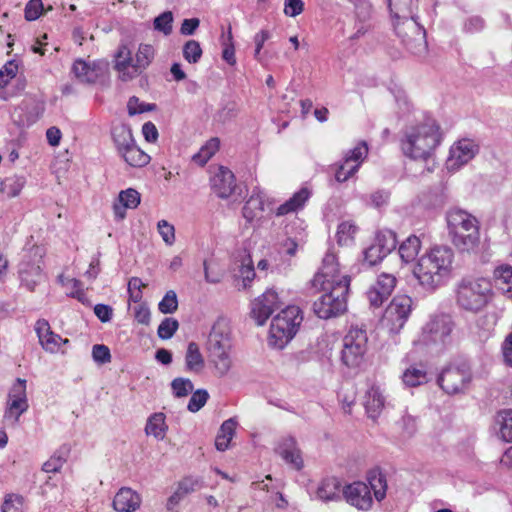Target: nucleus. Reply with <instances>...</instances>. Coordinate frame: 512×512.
Returning a JSON list of instances; mask_svg holds the SVG:
<instances>
[{
    "mask_svg": "<svg viewBox=\"0 0 512 512\" xmlns=\"http://www.w3.org/2000/svg\"><path fill=\"white\" fill-rule=\"evenodd\" d=\"M222 58L229 65L234 66L236 64L235 46L233 42L232 28L229 26L227 34H222Z\"/></svg>",
    "mask_w": 512,
    "mask_h": 512,
    "instance_id": "45",
    "label": "nucleus"
},
{
    "mask_svg": "<svg viewBox=\"0 0 512 512\" xmlns=\"http://www.w3.org/2000/svg\"><path fill=\"white\" fill-rule=\"evenodd\" d=\"M44 251L38 246H33L24 252L19 263L18 274L21 284L27 290L33 292L43 278L41 265L43 264Z\"/></svg>",
    "mask_w": 512,
    "mask_h": 512,
    "instance_id": "11",
    "label": "nucleus"
},
{
    "mask_svg": "<svg viewBox=\"0 0 512 512\" xmlns=\"http://www.w3.org/2000/svg\"><path fill=\"white\" fill-rule=\"evenodd\" d=\"M219 148L220 139L212 137L193 155L192 160L197 165L203 167L216 154Z\"/></svg>",
    "mask_w": 512,
    "mask_h": 512,
    "instance_id": "38",
    "label": "nucleus"
},
{
    "mask_svg": "<svg viewBox=\"0 0 512 512\" xmlns=\"http://www.w3.org/2000/svg\"><path fill=\"white\" fill-rule=\"evenodd\" d=\"M147 285L139 277H132L128 281L129 300L139 303L143 298L142 289Z\"/></svg>",
    "mask_w": 512,
    "mask_h": 512,
    "instance_id": "51",
    "label": "nucleus"
},
{
    "mask_svg": "<svg viewBox=\"0 0 512 512\" xmlns=\"http://www.w3.org/2000/svg\"><path fill=\"white\" fill-rule=\"evenodd\" d=\"M453 326L454 323L449 316H434L422 328V341L424 343L445 342L450 336Z\"/></svg>",
    "mask_w": 512,
    "mask_h": 512,
    "instance_id": "14",
    "label": "nucleus"
},
{
    "mask_svg": "<svg viewBox=\"0 0 512 512\" xmlns=\"http://www.w3.org/2000/svg\"><path fill=\"white\" fill-rule=\"evenodd\" d=\"M186 370L189 372L198 373L204 367V359L200 352L199 346L195 342H190L185 354Z\"/></svg>",
    "mask_w": 512,
    "mask_h": 512,
    "instance_id": "37",
    "label": "nucleus"
},
{
    "mask_svg": "<svg viewBox=\"0 0 512 512\" xmlns=\"http://www.w3.org/2000/svg\"><path fill=\"white\" fill-rule=\"evenodd\" d=\"M158 232L161 235L163 241L167 245H173L175 242V228L172 224L166 220H160L157 224Z\"/></svg>",
    "mask_w": 512,
    "mask_h": 512,
    "instance_id": "58",
    "label": "nucleus"
},
{
    "mask_svg": "<svg viewBox=\"0 0 512 512\" xmlns=\"http://www.w3.org/2000/svg\"><path fill=\"white\" fill-rule=\"evenodd\" d=\"M171 388L175 397L182 398L193 390V384L189 379L179 377L172 381Z\"/></svg>",
    "mask_w": 512,
    "mask_h": 512,
    "instance_id": "52",
    "label": "nucleus"
},
{
    "mask_svg": "<svg viewBox=\"0 0 512 512\" xmlns=\"http://www.w3.org/2000/svg\"><path fill=\"white\" fill-rule=\"evenodd\" d=\"M209 398V394L206 390L204 389H199V390H196L190 400H189V403H188V410L190 412H198L207 402Z\"/></svg>",
    "mask_w": 512,
    "mask_h": 512,
    "instance_id": "54",
    "label": "nucleus"
},
{
    "mask_svg": "<svg viewBox=\"0 0 512 512\" xmlns=\"http://www.w3.org/2000/svg\"><path fill=\"white\" fill-rule=\"evenodd\" d=\"M69 452L67 446H62L43 464L42 470L46 473L59 472L66 463Z\"/></svg>",
    "mask_w": 512,
    "mask_h": 512,
    "instance_id": "40",
    "label": "nucleus"
},
{
    "mask_svg": "<svg viewBox=\"0 0 512 512\" xmlns=\"http://www.w3.org/2000/svg\"><path fill=\"white\" fill-rule=\"evenodd\" d=\"M471 366L463 361L446 366L438 377V384L449 395L465 392L472 381Z\"/></svg>",
    "mask_w": 512,
    "mask_h": 512,
    "instance_id": "8",
    "label": "nucleus"
},
{
    "mask_svg": "<svg viewBox=\"0 0 512 512\" xmlns=\"http://www.w3.org/2000/svg\"><path fill=\"white\" fill-rule=\"evenodd\" d=\"M367 480L369 482L370 491L373 490L377 501H382L386 496L387 482L385 475L380 470H371L368 473Z\"/></svg>",
    "mask_w": 512,
    "mask_h": 512,
    "instance_id": "39",
    "label": "nucleus"
},
{
    "mask_svg": "<svg viewBox=\"0 0 512 512\" xmlns=\"http://www.w3.org/2000/svg\"><path fill=\"white\" fill-rule=\"evenodd\" d=\"M173 16L170 11L163 12L157 16L154 20V28L165 35H169L172 32Z\"/></svg>",
    "mask_w": 512,
    "mask_h": 512,
    "instance_id": "57",
    "label": "nucleus"
},
{
    "mask_svg": "<svg viewBox=\"0 0 512 512\" xmlns=\"http://www.w3.org/2000/svg\"><path fill=\"white\" fill-rule=\"evenodd\" d=\"M28 407L26 380L17 378L8 394L7 406L4 412L5 420L17 424L20 416L28 410Z\"/></svg>",
    "mask_w": 512,
    "mask_h": 512,
    "instance_id": "12",
    "label": "nucleus"
},
{
    "mask_svg": "<svg viewBox=\"0 0 512 512\" xmlns=\"http://www.w3.org/2000/svg\"><path fill=\"white\" fill-rule=\"evenodd\" d=\"M397 239L393 232L377 238V242L364 251V262L374 266L396 248Z\"/></svg>",
    "mask_w": 512,
    "mask_h": 512,
    "instance_id": "18",
    "label": "nucleus"
},
{
    "mask_svg": "<svg viewBox=\"0 0 512 512\" xmlns=\"http://www.w3.org/2000/svg\"><path fill=\"white\" fill-rule=\"evenodd\" d=\"M342 484L340 480L334 476L322 479L317 487L316 495L325 502L337 501L341 499Z\"/></svg>",
    "mask_w": 512,
    "mask_h": 512,
    "instance_id": "27",
    "label": "nucleus"
},
{
    "mask_svg": "<svg viewBox=\"0 0 512 512\" xmlns=\"http://www.w3.org/2000/svg\"><path fill=\"white\" fill-rule=\"evenodd\" d=\"M154 107L155 105L144 104L140 102L139 98H137L136 96L131 97L127 103L129 115H136L147 111H151L154 109Z\"/></svg>",
    "mask_w": 512,
    "mask_h": 512,
    "instance_id": "59",
    "label": "nucleus"
},
{
    "mask_svg": "<svg viewBox=\"0 0 512 512\" xmlns=\"http://www.w3.org/2000/svg\"><path fill=\"white\" fill-rule=\"evenodd\" d=\"M448 235L452 244L462 252L475 251L480 243V222L466 210L450 209L446 214Z\"/></svg>",
    "mask_w": 512,
    "mask_h": 512,
    "instance_id": "4",
    "label": "nucleus"
},
{
    "mask_svg": "<svg viewBox=\"0 0 512 512\" xmlns=\"http://www.w3.org/2000/svg\"><path fill=\"white\" fill-rule=\"evenodd\" d=\"M351 279L340 273L334 255H326L322 265L310 281L311 295L321 294L313 303L314 313L321 319H330L347 310Z\"/></svg>",
    "mask_w": 512,
    "mask_h": 512,
    "instance_id": "1",
    "label": "nucleus"
},
{
    "mask_svg": "<svg viewBox=\"0 0 512 512\" xmlns=\"http://www.w3.org/2000/svg\"><path fill=\"white\" fill-rule=\"evenodd\" d=\"M440 125L434 119H426L408 127L400 139L402 153L413 160H427L433 156L442 141Z\"/></svg>",
    "mask_w": 512,
    "mask_h": 512,
    "instance_id": "2",
    "label": "nucleus"
},
{
    "mask_svg": "<svg viewBox=\"0 0 512 512\" xmlns=\"http://www.w3.org/2000/svg\"><path fill=\"white\" fill-rule=\"evenodd\" d=\"M421 249V240L415 235H410L404 240L398 249V253L405 263H410L416 259Z\"/></svg>",
    "mask_w": 512,
    "mask_h": 512,
    "instance_id": "35",
    "label": "nucleus"
},
{
    "mask_svg": "<svg viewBox=\"0 0 512 512\" xmlns=\"http://www.w3.org/2000/svg\"><path fill=\"white\" fill-rule=\"evenodd\" d=\"M303 321V312L296 305H288L273 319L270 325V344L282 349L296 335Z\"/></svg>",
    "mask_w": 512,
    "mask_h": 512,
    "instance_id": "7",
    "label": "nucleus"
},
{
    "mask_svg": "<svg viewBox=\"0 0 512 512\" xmlns=\"http://www.w3.org/2000/svg\"><path fill=\"white\" fill-rule=\"evenodd\" d=\"M368 336L365 329L351 327L343 338L341 361L347 367H358L367 352Z\"/></svg>",
    "mask_w": 512,
    "mask_h": 512,
    "instance_id": "9",
    "label": "nucleus"
},
{
    "mask_svg": "<svg viewBox=\"0 0 512 512\" xmlns=\"http://www.w3.org/2000/svg\"><path fill=\"white\" fill-rule=\"evenodd\" d=\"M358 227L350 222L344 221L338 225L336 238L340 246H348L353 243Z\"/></svg>",
    "mask_w": 512,
    "mask_h": 512,
    "instance_id": "42",
    "label": "nucleus"
},
{
    "mask_svg": "<svg viewBox=\"0 0 512 512\" xmlns=\"http://www.w3.org/2000/svg\"><path fill=\"white\" fill-rule=\"evenodd\" d=\"M135 320L139 324L148 325L150 323L151 313L147 305L139 304L134 309Z\"/></svg>",
    "mask_w": 512,
    "mask_h": 512,
    "instance_id": "62",
    "label": "nucleus"
},
{
    "mask_svg": "<svg viewBox=\"0 0 512 512\" xmlns=\"http://www.w3.org/2000/svg\"><path fill=\"white\" fill-rule=\"evenodd\" d=\"M134 58L131 50L126 45L119 46L115 55L114 68L119 73V77L123 81H129L135 78L133 74Z\"/></svg>",
    "mask_w": 512,
    "mask_h": 512,
    "instance_id": "25",
    "label": "nucleus"
},
{
    "mask_svg": "<svg viewBox=\"0 0 512 512\" xmlns=\"http://www.w3.org/2000/svg\"><path fill=\"white\" fill-rule=\"evenodd\" d=\"M396 283L397 279L393 274L381 273L367 291L370 305L375 308L382 306L394 291Z\"/></svg>",
    "mask_w": 512,
    "mask_h": 512,
    "instance_id": "16",
    "label": "nucleus"
},
{
    "mask_svg": "<svg viewBox=\"0 0 512 512\" xmlns=\"http://www.w3.org/2000/svg\"><path fill=\"white\" fill-rule=\"evenodd\" d=\"M278 453L286 463L291 464L296 470H301L303 468L301 451L297 447V443L294 438H284L278 446Z\"/></svg>",
    "mask_w": 512,
    "mask_h": 512,
    "instance_id": "26",
    "label": "nucleus"
},
{
    "mask_svg": "<svg viewBox=\"0 0 512 512\" xmlns=\"http://www.w3.org/2000/svg\"><path fill=\"white\" fill-rule=\"evenodd\" d=\"M141 503L142 498L138 492L130 487H122L115 494L112 505L117 512H135Z\"/></svg>",
    "mask_w": 512,
    "mask_h": 512,
    "instance_id": "23",
    "label": "nucleus"
},
{
    "mask_svg": "<svg viewBox=\"0 0 512 512\" xmlns=\"http://www.w3.org/2000/svg\"><path fill=\"white\" fill-rule=\"evenodd\" d=\"M18 65L15 61H8L0 69V88H5L9 82L17 75Z\"/></svg>",
    "mask_w": 512,
    "mask_h": 512,
    "instance_id": "55",
    "label": "nucleus"
},
{
    "mask_svg": "<svg viewBox=\"0 0 512 512\" xmlns=\"http://www.w3.org/2000/svg\"><path fill=\"white\" fill-rule=\"evenodd\" d=\"M210 188L220 199L230 198L237 189L234 173L225 166H219L217 171L210 178Z\"/></svg>",
    "mask_w": 512,
    "mask_h": 512,
    "instance_id": "15",
    "label": "nucleus"
},
{
    "mask_svg": "<svg viewBox=\"0 0 512 512\" xmlns=\"http://www.w3.org/2000/svg\"><path fill=\"white\" fill-rule=\"evenodd\" d=\"M112 134L119 152L135 143L132 131L127 125L115 127Z\"/></svg>",
    "mask_w": 512,
    "mask_h": 512,
    "instance_id": "43",
    "label": "nucleus"
},
{
    "mask_svg": "<svg viewBox=\"0 0 512 512\" xmlns=\"http://www.w3.org/2000/svg\"><path fill=\"white\" fill-rule=\"evenodd\" d=\"M158 309L163 314H172L178 309L177 295L173 290L166 292L158 304Z\"/></svg>",
    "mask_w": 512,
    "mask_h": 512,
    "instance_id": "48",
    "label": "nucleus"
},
{
    "mask_svg": "<svg viewBox=\"0 0 512 512\" xmlns=\"http://www.w3.org/2000/svg\"><path fill=\"white\" fill-rule=\"evenodd\" d=\"M282 304L278 293L274 289H267L251 303L250 315L257 325L262 326Z\"/></svg>",
    "mask_w": 512,
    "mask_h": 512,
    "instance_id": "13",
    "label": "nucleus"
},
{
    "mask_svg": "<svg viewBox=\"0 0 512 512\" xmlns=\"http://www.w3.org/2000/svg\"><path fill=\"white\" fill-rule=\"evenodd\" d=\"M237 422L230 418L224 421L218 431L215 439V447L219 451H225L228 449L231 440L235 435Z\"/></svg>",
    "mask_w": 512,
    "mask_h": 512,
    "instance_id": "34",
    "label": "nucleus"
},
{
    "mask_svg": "<svg viewBox=\"0 0 512 512\" xmlns=\"http://www.w3.org/2000/svg\"><path fill=\"white\" fill-rule=\"evenodd\" d=\"M500 437L506 442H512V410H504L498 413Z\"/></svg>",
    "mask_w": 512,
    "mask_h": 512,
    "instance_id": "44",
    "label": "nucleus"
},
{
    "mask_svg": "<svg viewBox=\"0 0 512 512\" xmlns=\"http://www.w3.org/2000/svg\"><path fill=\"white\" fill-rule=\"evenodd\" d=\"M304 11L303 0H284V14L288 17H297Z\"/></svg>",
    "mask_w": 512,
    "mask_h": 512,
    "instance_id": "61",
    "label": "nucleus"
},
{
    "mask_svg": "<svg viewBox=\"0 0 512 512\" xmlns=\"http://www.w3.org/2000/svg\"><path fill=\"white\" fill-rule=\"evenodd\" d=\"M182 52L184 59L191 64L198 63L203 54L200 43L196 40H188L184 44Z\"/></svg>",
    "mask_w": 512,
    "mask_h": 512,
    "instance_id": "46",
    "label": "nucleus"
},
{
    "mask_svg": "<svg viewBox=\"0 0 512 512\" xmlns=\"http://www.w3.org/2000/svg\"><path fill=\"white\" fill-rule=\"evenodd\" d=\"M44 11L42 0H29L25 6L24 16L27 21L38 19Z\"/></svg>",
    "mask_w": 512,
    "mask_h": 512,
    "instance_id": "56",
    "label": "nucleus"
},
{
    "mask_svg": "<svg viewBox=\"0 0 512 512\" xmlns=\"http://www.w3.org/2000/svg\"><path fill=\"white\" fill-rule=\"evenodd\" d=\"M140 203L141 195L136 189L127 188L120 191L112 205L115 220H124L126 218V210L136 209Z\"/></svg>",
    "mask_w": 512,
    "mask_h": 512,
    "instance_id": "21",
    "label": "nucleus"
},
{
    "mask_svg": "<svg viewBox=\"0 0 512 512\" xmlns=\"http://www.w3.org/2000/svg\"><path fill=\"white\" fill-rule=\"evenodd\" d=\"M35 332L41 347L49 353H57L62 344L69 343L67 338L63 339L59 334L53 332L49 322L45 319H39L35 323Z\"/></svg>",
    "mask_w": 512,
    "mask_h": 512,
    "instance_id": "19",
    "label": "nucleus"
},
{
    "mask_svg": "<svg viewBox=\"0 0 512 512\" xmlns=\"http://www.w3.org/2000/svg\"><path fill=\"white\" fill-rule=\"evenodd\" d=\"M368 155V146L365 141L359 142L352 150H350L346 156L345 160L351 161L353 163H357L361 166L363 160Z\"/></svg>",
    "mask_w": 512,
    "mask_h": 512,
    "instance_id": "53",
    "label": "nucleus"
},
{
    "mask_svg": "<svg viewBox=\"0 0 512 512\" xmlns=\"http://www.w3.org/2000/svg\"><path fill=\"white\" fill-rule=\"evenodd\" d=\"M477 151V145L469 139H462L450 148L447 164L450 168H458L469 162Z\"/></svg>",
    "mask_w": 512,
    "mask_h": 512,
    "instance_id": "20",
    "label": "nucleus"
},
{
    "mask_svg": "<svg viewBox=\"0 0 512 512\" xmlns=\"http://www.w3.org/2000/svg\"><path fill=\"white\" fill-rule=\"evenodd\" d=\"M385 398L378 387L372 386L365 395L364 406L370 418L375 419L384 408Z\"/></svg>",
    "mask_w": 512,
    "mask_h": 512,
    "instance_id": "31",
    "label": "nucleus"
},
{
    "mask_svg": "<svg viewBox=\"0 0 512 512\" xmlns=\"http://www.w3.org/2000/svg\"><path fill=\"white\" fill-rule=\"evenodd\" d=\"M428 380V366L423 362L410 365L402 374V381L408 387L426 384Z\"/></svg>",
    "mask_w": 512,
    "mask_h": 512,
    "instance_id": "29",
    "label": "nucleus"
},
{
    "mask_svg": "<svg viewBox=\"0 0 512 512\" xmlns=\"http://www.w3.org/2000/svg\"><path fill=\"white\" fill-rule=\"evenodd\" d=\"M415 1L388 0L394 31L402 43L412 51L421 46L425 39V30L413 15Z\"/></svg>",
    "mask_w": 512,
    "mask_h": 512,
    "instance_id": "5",
    "label": "nucleus"
},
{
    "mask_svg": "<svg viewBox=\"0 0 512 512\" xmlns=\"http://www.w3.org/2000/svg\"><path fill=\"white\" fill-rule=\"evenodd\" d=\"M232 343L228 328L223 323H215L207 340V353L231 351Z\"/></svg>",
    "mask_w": 512,
    "mask_h": 512,
    "instance_id": "22",
    "label": "nucleus"
},
{
    "mask_svg": "<svg viewBox=\"0 0 512 512\" xmlns=\"http://www.w3.org/2000/svg\"><path fill=\"white\" fill-rule=\"evenodd\" d=\"M166 429L165 415L159 412L154 413L148 418L145 432L147 435H153L156 438H163L165 436Z\"/></svg>",
    "mask_w": 512,
    "mask_h": 512,
    "instance_id": "41",
    "label": "nucleus"
},
{
    "mask_svg": "<svg viewBox=\"0 0 512 512\" xmlns=\"http://www.w3.org/2000/svg\"><path fill=\"white\" fill-rule=\"evenodd\" d=\"M94 313L101 322L106 323L111 320L113 309L109 305L97 304L94 307Z\"/></svg>",
    "mask_w": 512,
    "mask_h": 512,
    "instance_id": "63",
    "label": "nucleus"
},
{
    "mask_svg": "<svg viewBox=\"0 0 512 512\" xmlns=\"http://www.w3.org/2000/svg\"><path fill=\"white\" fill-rule=\"evenodd\" d=\"M179 323L174 318H165L158 326L157 334L160 339H170L178 330Z\"/></svg>",
    "mask_w": 512,
    "mask_h": 512,
    "instance_id": "49",
    "label": "nucleus"
},
{
    "mask_svg": "<svg viewBox=\"0 0 512 512\" xmlns=\"http://www.w3.org/2000/svg\"><path fill=\"white\" fill-rule=\"evenodd\" d=\"M493 296L491 282L483 277L463 278L455 287V303L459 309L477 313L484 309Z\"/></svg>",
    "mask_w": 512,
    "mask_h": 512,
    "instance_id": "6",
    "label": "nucleus"
},
{
    "mask_svg": "<svg viewBox=\"0 0 512 512\" xmlns=\"http://www.w3.org/2000/svg\"><path fill=\"white\" fill-rule=\"evenodd\" d=\"M453 250L444 245H436L423 254L415 268L414 276L427 289L441 286L452 272Z\"/></svg>",
    "mask_w": 512,
    "mask_h": 512,
    "instance_id": "3",
    "label": "nucleus"
},
{
    "mask_svg": "<svg viewBox=\"0 0 512 512\" xmlns=\"http://www.w3.org/2000/svg\"><path fill=\"white\" fill-rule=\"evenodd\" d=\"M413 311V300L408 295H396L386 307L381 325L390 333H399Z\"/></svg>",
    "mask_w": 512,
    "mask_h": 512,
    "instance_id": "10",
    "label": "nucleus"
},
{
    "mask_svg": "<svg viewBox=\"0 0 512 512\" xmlns=\"http://www.w3.org/2000/svg\"><path fill=\"white\" fill-rule=\"evenodd\" d=\"M310 195L311 193L308 188H301L299 191L295 192L287 201L277 207L275 210V215L280 217L298 212L299 210L303 209L306 202L310 198Z\"/></svg>",
    "mask_w": 512,
    "mask_h": 512,
    "instance_id": "28",
    "label": "nucleus"
},
{
    "mask_svg": "<svg viewBox=\"0 0 512 512\" xmlns=\"http://www.w3.org/2000/svg\"><path fill=\"white\" fill-rule=\"evenodd\" d=\"M359 167V164L344 159L343 164L335 172V179L340 183L345 182L358 171Z\"/></svg>",
    "mask_w": 512,
    "mask_h": 512,
    "instance_id": "50",
    "label": "nucleus"
},
{
    "mask_svg": "<svg viewBox=\"0 0 512 512\" xmlns=\"http://www.w3.org/2000/svg\"><path fill=\"white\" fill-rule=\"evenodd\" d=\"M24 497L20 494L9 493L5 495L1 506L2 512H23Z\"/></svg>",
    "mask_w": 512,
    "mask_h": 512,
    "instance_id": "47",
    "label": "nucleus"
},
{
    "mask_svg": "<svg viewBox=\"0 0 512 512\" xmlns=\"http://www.w3.org/2000/svg\"><path fill=\"white\" fill-rule=\"evenodd\" d=\"M504 362L512 367V332L508 334L502 344Z\"/></svg>",
    "mask_w": 512,
    "mask_h": 512,
    "instance_id": "64",
    "label": "nucleus"
},
{
    "mask_svg": "<svg viewBox=\"0 0 512 512\" xmlns=\"http://www.w3.org/2000/svg\"><path fill=\"white\" fill-rule=\"evenodd\" d=\"M155 49L150 44H140L135 54L133 63V74L140 75L153 61Z\"/></svg>",
    "mask_w": 512,
    "mask_h": 512,
    "instance_id": "32",
    "label": "nucleus"
},
{
    "mask_svg": "<svg viewBox=\"0 0 512 512\" xmlns=\"http://www.w3.org/2000/svg\"><path fill=\"white\" fill-rule=\"evenodd\" d=\"M208 362L212 366L213 373L218 377L228 374L233 365L231 351H219L207 353Z\"/></svg>",
    "mask_w": 512,
    "mask_h": 512,
    "instance_id": "30",
    "label": "nucleus"
},
{
    "mask_svg": "<svg viewBox=\"0 0 512 512\" xmlns=\"http://www.w3.org/2000/svg\"><path fill=\"white\" fill-rule=\"evenodd\" d=\"M125 162L132 167H143L150 161V156L135 143L119 152Z\"/></svg>",
    "mask_w": 512,
    "mask_h": 512,
    "instance_id": "36",
    "label": "nucleus"
},
{
    "mask_svg": "<svg viewBox=\"0 0 512 512\" xmlns=\"http://www.w3.org/2000/svg\"><path fill=\"white\" fill-rule=\"evenodd\" d=\"M496 287L512 299V267L504 264L494 270Z\"/></svg>",
    "mask_w": 512,
    "mask_h": 512,
    "instance_id": "33",
    "label": "nucleus"
},
{
    "mask_svg": "<svg viewBox=\"0 0 512 512\" xmlns=\"http://www.w3.org/2000/svg\"><path fill=\"white\" fill-rule=\"evenodd\" d=\"M92 357L97 363H109L111 361L110 349L106 345L96 344L92 348Z\"/></svg>",
    "mask_w": 512,
    "mask_h": 512,
    "instance_id": "60",
    "label": "nucleus"
},
{
    "mask_svg": "<svg viewBox=\"0 0 512 512\" xmlns=\"http://www.w3.org/2000/svg\"><path fill=\"white\" fill-rule=\"evenodd\" d=\"M72 72L83 83H95L103 75V67L98 62H87L82 59L74 61Z\"/></svg>",
    "mask_w": 512,
    "mask_h": 512,
    "instance_id": "24",
    "label": "nucleus"
},
{
    "mask_svg": "<svg viewBox=\"0 0 512 512\" xmlns=\"http://www.w3.org/2000/svg\"><path fill=\"white\" fill-rule=\"evenodd\" d=\"M342 495L346 502L358 510H369L373 505L368 484L356 481L343 487Z\"/></svg>",
    "mask_w": 512,
    "mask_h": 512,
    "instance_id": "17",
    "label": "nucleus"
}]
</instances>
